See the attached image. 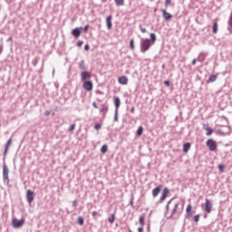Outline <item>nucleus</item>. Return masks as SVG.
Returning <instances> with one entry per match:
<instances>
[{"mask_svg":"<svg viewBox=\"0 0 232 232\" xmlns=\"http://www.w3.org/2000/svg\"><path fill=\"white\" fill-rule=\"evenodd\" d=\"M200 220V214H198L194 217V222H198Z\"/></svg>","mask_w":232,"mask_h":232,"instance_id":"38","label":"nucleus"},{"mask_svg":"<svg viewBox=\"0 0 232 232\" xmlns=\"http://www.w3.org/2000/svg\"><path fill=\"white\" fill-rule=\"evenodd\" d=\"M138 232H144V228H143L142 227H140L138 228Z\"/></svg>","mask_w":232,"mask_h":232,"instance_id":"50","label":"nucleus"},{"mask_svg":"<svg viewBox=\"0 0 232 232\" xmlns=\"http://www.w3.org/2000/svg\"><path fill=\"white\" fill-rule=\"evenodd\" d=\"M39 63V58L35 57L33 61H32V64L33 66H37V63Z\"/></svg>","mask_w":232,"mask_h":232,"instance_id":"32","label":"nucleus"},{"mask_svg":"<svg viewBox=\"0 0 232 232\" xmlns=\"http://www.w3.org/2000/svg\"><path fill=\"white\" fill-rule=\"evenodd\" d=\"M88 79H92V72L88 71H83L81 72V80L82 81H88Z\"/></svg>","mask_w":232,"mask_h":232,"instance_id":"8","label":"nucleus"},{"mask_svg":"<svg viewBox=\"0 0 232 232\" xmlns=\"http://www.w3.org/2000/svg\"><path fill=\"white\" fill-rule=\"evenodd\" d=\"M144 220H146V216L141 215L140 217V226H144V224H145Z\"/></svg>","mask_w":232,"mask_h":232,"instance_id":"27","label":"nucleus"},{"mask_svg":"<svg viewBox=\"0 0 232 232\" xmlns=\"http://www.w3.org/2000/svg\"><path fill=\"white\" fill-rule=\"evenodd\" d=\"M26 198L28 204H32L34 202V198H35V195L34 194V191L31 189L26 191Z\"/></svg>","mask_w":232,"mask_h":232,"instance_id":"5","label":"nucleus"},{"mask_svg":"<svg viewBox=\"0 0 232 232\" xmlns=\"http://www.w3.org/2000/svg\"><path fill=\"white\" fill-rule=\"evenodd\" d=\"M55 73V70H53V74H54Z\"/></svg>","mask_w":232,"mask_h":232,"instance_id":"57","label":"nucleus"},{"mask_svg":"<svg viewBox=\"0 0 232 232\" xmlns=\"http://www.w3.org/2000/svg\"><path fill=\"white\" fill-rule=\"evenodd\" d=\"M226 167L224 166V165H222V164H219L218 165V169H219V171L221 172V173H224V169H225Z\"/></svg>","mask_w":232,"mask_h":232,"instance_id":"37","label":"nucleus"},{"mask_svg":"<svg viewBox=\"0 0 232 232\" xmlns=\"http://www.w3.org/2000/svg\"><path fill=\"white\" fill-rule=\"evenodd\" d=\"M114 105H115V110L119 111V108H121V98L119 97H114Z\"/></svg>","mask_w":232,"mask_h":232,"instance_id":"19","label":"nucleus"},{"mask_svg":"<svg viewBox=\"0 0 232 232\" xmlns=\"http://www.w3.org/2000/svg\"><path fill=\"white\" fill-rule=\"evenodd\" d=\"M227 24L230 28H232V13L230 14V16L228 18Z\"/></svg>","mask_w":232,"mask_h":232,"instance_id":"36","label":"nucleus"},{"mask_svg":"<svg viewBox=\"0 0 232 232\" xmlns=\"http://www.w3.org/2000/svg\"><path fill=\"white\" fill-rule=\"evenodd\" d=\"M179 203L174 204L172 212H171L170 216H169L167 218H169V219L173 218V216L175 215V213H178L179 215H180V211H179Z\"/></svg>","mask_w":232,"mask_h":232,"instance_id":"10","label":"nucleus"},{"mask_svg":"<svg viewBox=\"0 0 232 232\" xmlns=\"http://www.w3.org/2000/svg\"><path fill=\"white\" fill-rule=\"evenodd\" d=\"M143 131H144V128H142V126H140V127L138 128L136 135L138 137H140L142 135Z\"/></svg>","mask_w":232,"mask_h":232,"instance_id":"24","label":"nucleus"},{"mask_svg":"<svg viewBox=\"0 0 232 232\" xmlns=\"http://www.w3.org/2000/svg\"><path fill=\"white\" fill-rule=\"evenodd\" d=\"M92 106L93 108H95V110H99V106H97V102H93Z\"/></svg>","mask_w":232,"mask_h":232,"instance_id":"44","label":"nucleus"},{"mask_svg":"<svg viewBox=\"0 0 232 232\" xmlns=\"http://www.w3.org/2000/svg\"><path fill=\"white\" fill-rule=\"evenodd\" d=\"M118 121H119V111L115 110L114 122H117Z\"/></svg>","mask_w":232,"mask_h":232,"instance_id":"33","label":"nucleus"},{"mask_svg":"<svg viewBox=\"0 0 232 232\" xmlns=\"http://www.w3.org/2000/svg\"><path fill=\"white\" fill-rule=\"evenodd\" d=\"M203 130H205V131H207L206 135L208 137H209V135H213V129H211V127L204 124L203 125Z\"/></svg>","mask_w":232,"mask_h":232,"instance_id":"14","label":"nucleus"},{"mask_svg":"<svg viewBox=\"0 0 232 232\" xmlns=\"http://www.w3.org/2000/svg\"><path fill=\"white\" fill-rule=\"evenodd\" d=\"M84 50H85L86 52H88V50H90V44H85V45H84Z\"/></svg>","mask_w":232,"mask_h":232,"instance_id":"46","label":"nucleus"},{"mask_svg":"<svg viewBox=\"0 0 232 232\" xmlns=\"http://www.w3.org/2000/svg\"><path fill=\"white\" fill-rule=\"evenodd\" d=\"M206 144L209 151H217V148H218L217 141H215L213 139L208 140Z\"/></svg>","mask_w":232,"mask_h":232,"instance_id":"4","label":"nucleus"},{"mask_svg":"<svg viewBox=\"0 0 232 232\" xmlns=\"http://www.w3.org/2000/svg\"><path fill=\"white\" fill-rule=\"evenodd\" d=\"M217 79H218V75L217 74H212L209 76L208 80L207 81L208 83L209 82H215V81H217Z\"/></svg>","mask_w":232,"mask_h":232,"instance_id":"21","label":"nucleus"},{"mask_svg":"<svg viewBox=\"0 0 232 232\" xmlns=\"http://www.w3.org/2000/svg\"><path fill=\"white\" fill-rule=\"evenodd\" d=\"M12 226L14 229H19V227H23V226H24V218H21V219L13 218Z\"/></svg>","mask_w":232,"mask_h":232,"instance_id":"3","label":"nucleus"},{"mask_svg":"<svg viewBox=\"0 0 232 232\" xmlns=\"http://www.w3.org/2000/svg\"><path fill=\"white\" fill-rule=\"evenodd\" d=\"M212 32L213 34H217L218 32V24L217 22L213 24Z\"/></svg>","mask_w":232,"mask_h":232,"instance_id":"23","label":"nucleus"},{"mask_svg":"<svg viewBox=\"0 0 232 232\" xmlns=\"http://www.w3.org/2000/svg\"><path fill=\"white\" fill-rule=\"evenodd\" d=\"M162 189V187L158 186L156 187L153 190H152V196L155 197H159V193H160V190Z\"/></svg>","mask_w":232,"mask_h":232,"instance_id":"17","label":"nucleus"},{"mask_svg":"<svg viewBox=\"0 0 232 232\" xmlns=\"http://www.w3.org/2000/svg\"><path fill=\"white\" fill-rule=\"evenodd\" d=\"M8 173H10V169H8V166L6 164H4L3 167V180L5 184H10V179L8 177Z\"/></svg>","mask_w":232,"mask_h":232,"instance_id":"2","label":"nucleus"},{"mask_svg":"<svg viewBox=\"0 0 232 232\" xmlns=\"http://www.w3.org/2000/svg\"><path fill=\"white\" fill-rule=\"evenodd\" d=\"M168 195H169V188H165L162 191V195L160 198V202H164V200H166V198H168Z\"/></svg>","mask_w":232,"mask_h":232,"instance_id":"9","label":"nucleus"},{"mask_svg":"<svg viewBox=\"0 0 232 232\" xmlns=\"http://www.w3.org/2000/svg\"><path fill=\"white\" fill-rule=\"evenodd\" d=\"M106 24L108 30H111V27L113 26V24L111 23V15L107 16Z\"/></svg>","mask_w":232,"mask_h":232,"instance_id":"18","label":"nucleus"},{"mask_svg":"<svg viewBox=\"0 0 232 232\" xmlns=\"http://www.w3.org/2000/svg\"><path fill=\"white\" fill-rule=\"evenodd\" d=\"M164 84H165V86L169 87L171 85V82L167 80V81L164 82Z\"/></svg>","mask_w":232,"mask_h":232,"instance_id":"42","label":"nucleus"},{"mask_svg":"<svg viewBox=\"0 0 232 232\" xmlns=\"http://www.w3.org/2000/svg\"><path fill=\"white\" fill-rule=\"evenodd\" d=\"M108 222L110 224H113V222H115V214H112L109 218H108Z\"/></svg>","mask_w":232,"mask_h":232,"instance_id":"28","label":"nucleus"},{"mask_svg":"<svg viewBox=\"0 0 232 232\" xmlns=\"http://www.w3.org/2000/svg\"><path fill=\"white\" fill-rule=\"evenodd\" d=\"M72 34L73 35V37H81V28L76 27L72 31Z\"/></svg>","mask_w":232,"mask_h":232,"instance_id":"15","label":"nucleus"},{"mask_svg":"<svg viewBox=\"0 0 232 232\" xmlns=\"http://www.w3.org/2000/svg\"><path fill=\"white\" fill-rule=\"evenodd\" d=\"M101 128H102V125L100 123H96L94 125V130H101Z\"/></svg>","mask_w":232,"mask_h":232,"instance_id":"40","label":"nucleus"},{"mask_svg":"<svg viewBox=\"0 0 232 232\" xmlns=\"http://www.w3.org/2000/svg\"><path fill=\"white\" fill-rule=\"evenodd\" d=\"M190 148H191V143H189V142L184 143V145H183L184 153H188V151H189Z\"/></svg>","mask_w":232,"mask_h":232,"instance_id":"22","label":"nucleus"},{"mask_svg":"<svg viewBox=\"0 0 232 232\" xmlns=\"http://www.w3.org/2000/svg\"><path fill=\"white\" fill-rule=\"evenodd\" d=\"M101 113H103V115H106L108 113V107L102 106V108L100 110Z\"/></svg>","mask_w":232,"mask_h":232,"instance_id":"30","label":"nucleus"},{"mask_svg":"<svg viewBox=\"0 0 232 232\" xmlns=\"http://www.w3.org/2000/svg\"><path fill=\"white\" fill-rule=\"evenodd\" d=\"M211 209H213V204H211V201L208 198H206V200H205L206 213H211Z\"/></svg>","mask_w":232,"mask_h":232,"instance_id":"7","label":"nucleus"},{"mask_svg":"<svg viewBox=\"0 0 232 232\" xmlns=\"http://www.w3.org/2000/svg\"><path fill=\"white\" fill-rule=\"evenodd\" d=\"M74 130H75V123L70 126V128L68 129V131H73Z\"/></svg>","mask_w":232,"mask_h":232,"instance_id":"39","label":"nucleus"},{"mask_svg":"<svg viewBox=\"0 0 232 232\" xmlns=\"http://www.w3.org/2000/svg\"><path fill=\"white\" fill-rule=\"evenodd\" d=\"M12 41H13V38H12V36H10V37L6 40V43H12Z\"/></svg>","mask_w":232,"mask_h":232,"instance_id":"51","label":"nucleus"},{"mask_svg":"<svg viewBox=\"0 0 232 232\" xmlns=\"http://www.w3.org/2000/svg\"><path fill=\"white\" fill-rule=\"evenodd\" d=\"M90 28L89 24H86L84 27H81L80 30H82V32H84L86 34V32H88Z\"/></svg>","mask_w":232,"mask_h":232,"instance_id":"34","label":"nucleus"},{"mask_svg":"<svg viewBox=\"0 0 232 232\" xmlns=\"http://www.w3.org/2000/svg\"><path fill=\"white\" fill-rule=\"evenodd\" d=\"M83 89L87 92H92L93 90V82L92 81H85L83 82Z\"/></svg>","mask_w":232,"mask_h":232,"instance_id":"6","label":"nucleus"},{"mask_svg":"<svg viewBox=\"0 0 232 232\" xmlns=\"http://www.w3.org/2000/svg\"><path fill=\"white\" fill-rule=\"evenodd\" d=\"M92 217H96V216H97V211H93V212L92 213Z\"/></svg>","mask_w":232,"mask_h":232,"instance_id":"55","label":"nucleus"},{"mask_svg":"<svg viewBox=\"0 0 232 232\" xmlns=\"http://www.w3.org/2000/svg\"><path fill=\"white\" fill-rule=\"evenodd\" d=\"M192 64H193V66H195V64H197V59L192 60Z\"/></svg>","mask_w":232,"mask_h":232,"instance_id":"53","label":"nucleus"},{"mask_svg":"<svg viewBox=\"0 0 232 232\" xmlns=\"http://www.w3.org/2000/svg\"><path fill=\"white\" fill-rule=\"evenodd\" d=\"M10 146H12V138H10L5 145L4 159L6 157L8 150H10Z\"/></svg>","mask_w":232,"mask_h":232,"instance_id":"11","label":"nucleus"},{"mask_svg":"<svg viewBox=\"0 0 232 232\" xmlns=\"http://www.w3.org/2000/svg\"><path fill=\"white\" fill-rule=\"evenodd\" d=\"M116 6H122L124 5V0H114Z\"/></svg>","mask_w":232,"mask_h":232,"instance_id":"26","label":"nucleus"},{"mask_svg":"<svg viewBox=\"0 0 232 232\" xmlns=\"http://www.w3.org/2000/svg\"><path fill=\"white\" fill-rule=\"evenodd\" d=\"M218 132L220 135H224V131H222V130H218Z\"/></svg>","mask_w":232,"mask_h":232,"instance_id":"54","label":"nucleus"},{"mask_svg":"<svg viewBox=\"0 0 232 232\" xmlns=\"http://www.w3.org/2000/svg\"><path fill=\"white\" fill-rule=\"evenodd\" d=\"M77 222L79 226H84V218L82 217H78Z\"/></svg>","mask_w":232,"mask_h":232,"instance_id":"25","label":"nucleus"},{"mask_svg":"<svg viewBox=\"0 0 232 232\" xmlns=\"http://www.w3.org/2000/svg\"><path fill=\"white\" fill-rule=\"evenodd\" d=\"M130 47L132 49V50H135V42L133 39H131L130 41Z\"/></svg>","mask_w":232,"mask_h":232,"instance_id":"35","label":"nucleus"},{"mask_svg":"<svg viewBox=\"0 0 232 232\" xmlns=\"http://www.w3.org/2000/svg\"><path fill=\"white\" fill-rule=\"evenodd\" d=\"M191 209H193V207H191V205H188L186 209L187 211L186 218H189V217L193 216V211Z\"/></svg>","mask_w":232,"mask_h":232,"instance_id":"16","label":"nucleus"},{"mask_svg":"<svg viewBox=\"0 0 232 232\" xmlns=\"http://www.w3.org/2000/svg\"><path fill=\"white\" fill-rule=\"evenodd\" d=\"M50 113H52V111H45L44 115H45L46 117H48V115H50Z\"/></svg>","mask_w":232,"mask_h":232,"instance_id":"48","label":"nucleus"},{"mask_svg":"<svg viewBox=\"0 0 232 232\" xmlns=\"http://www.w3.org/2000/svg\"><path fill=\"white\" fill-rule=\"evenodd\" d=\"M140 32H142V34H146V27H140Z\"/></svg>","mask_w":232,"mask_h":232,"instance_id":"45","label":"nucleus"},{"mask_svg":"<svg viewBox=\"0 0 232 232\" xmlns=\"http://www.w3.org/2000/svg\"><path fill=\"white\" fill-rule=\"evenodd\" d=\"M118 82L122 84V86H126V84H128V76H121V77H119Z\"/></svg>","mask_w":232,"mask_h":232,"instance_id":"13","label":"nucleus"},{"mask_svg":"<svg viewBox=\"0 0 232 232\" xmlns=\"http://www.w3.org/2000/svg\"><path fill=\"white\" fill-rule=\"evenodd\" d=\"M155 41H157V34H155V33L150 34V39H141L140 52L146 53V52L151 48V44H155Z\"/></svg>","mask_w":232,"mask_h":232,"instance_id":"1","label":"nucleus"},{"mask_svg":"<svg viewBox=\"0 0 232 232\" xmlns=\"http://www.w3.org/2000/svg\"><path fill=\"white\" fill-rule=\"evenodd\" d=\"M162 12V15L163 18L165 19V21H170V19L173 17V15L169 13H168V11H166V9L161 10Z\"/></svg>","mask_w":232,"mask_h":232,"instance_id":"12","label":"nucleus"},{"mask_svg":"<svg viewBox=\"0 0 232 232\" xmlns=\"http://www.w3.org/2000/svg\"><path fill=\"white\" fill-rule=\"evenodd\" d=\"M130 113H135V107L130 108Z\"/></svg>","mask_w":232,"mask_h":232,"instance_id":"52","label":"nucleus"},{"mask_svg":"<svg viewBox=\"0 0 232 232\" xmlns=\"http://www.w3.org/2000/svg\"><path fill=\"white\" fill-rule=\"evenodd\" d=\"M72 208H77V201H76V199L72 201Z\"/></svg>","mask_w":232,"mask_h":232,"instance_id":"47","label":"nucleus"},{"mask_svg":"<svg viewBox=\"0 0 232 232\" xmlns=\"http://www.w3.org/2000/svg\"><path fill=\"white\" fill-rule=\"evenodd\" d=\"M101 151L102 153H106V151H108V145L106 144L102 145Z\"/></svg>","mask_w":232,"mask_h":232,"instance_id":"31","label":"nucleus"},{"mask_svg":"<svg viewBox=\"0 0 232 232\" xmlns=\"http://www.w3.org/2000/svg\"><path fill=\"white\" fill-rule=\"evenodd\" d=\"M78 66L80 70H88V67H86V63L84 60H82L80 63H78Z\"/></svg>","mask_w":232,"mask_h":232,"instance_id":"20","label":"nucleus"},{"mask_svg":"<svg viewBox=\"0 0 232 232\" xmlns=\"http://www.w3.org/2000/svg\"><path fill=\"white\" fill-rule=\"evenodd\" d=\"M171 5V0H165V6H169Z\"/></svg>","mask_w":232,"mask_h":232,"instance_id":"41","label":"nucleus"},{"mask_svg":"<svg viewBox=\"0 0 232 232\" xmlns=\"http://www.w3.org/2000/svg\"><path fill=\"white\" fill-rule=\"evenodd\" d=\"M82 44H84V42H82V41L77 42V46L81 47V46H82Z\"/></svg>","mask_w":232,"mask_h":232,"instance_id":"43","label":"nucleus"},{"mask_svg":"<svg viewBox=\"0 0 232 232\" xmlns=\"http://www.w3.org/2000/svg\"><path fill=\"white\" fill-rule=\"evenodd\" d=\"M171 202H173V198H171V199L167 203L165 215H168V212L169 211V204H171Z\"/></svg>","mask_w":232,"mask_h":232,"instance_id":"29","label":"nucleus"},{"mask_svg":"<svg viewBox=\"0 0 232 232\" xmlns=\"http://www.w3.org/2000/svg\"><path fill=\"white\" fill-rule=\"evenodd\" d=\"M129 206H133V197H131Z\"/></svg>","mask_w":232,"mask_h":232,"instance_id":"49","label":"nucleus"},{"mask_svg":"<svg viewBox=\"0 0 232 232\" xmlns=\"http://www.w3.org/2000/svg\"><path fill=\"white\" fill-rule=\"evenodd\" d=\"M3 53V45H0V54Z\"/></svg>","mask_w":232,"mask_h":232,"instance_id":"56","label":"nucleus"}]
</instances>
